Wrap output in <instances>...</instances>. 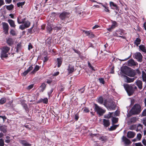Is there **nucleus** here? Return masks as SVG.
Returning <instances> with one entry per match:
<instances>
[{
    "label": "nucleus",
    "instance_id": "obj_1",
    "mask_svg": "<svg viewBox=\"0 0 146 146\" xmlns=\"http://www.w3.org/2000/svg\"><path fill=\"white\" fill-rule=\"evenodd\" d=\"M121 71L123 73L130 77H134L135 75V70L129 69L127 66L122 68Z\"/></svg>",
    "mask_w": 146,
    "mask_h": 146
},
{
    "label": "nucleus",
    "instance_id": "obj_2",
    "mask_svg": "<svg viewBox=\"0 0 146 146\" xmlns=\"http://www.w3.org/2000/svg\"><path fill=\"white\" fill-rule=\"evenodd\" d=\"M142 110L141 106L138 104H135L131 109V111L133 114H138Z\"/></svg>",
    "mask_w": 146,
    "mask_h": 146
},
{
    "label": "nucleus",
    "instance_id": "obj_3",
    "mask_svg": "<svg viewBox=\"0 0 146 146\" xmlns=\"http://www.w3.org/2000/svg\"><path fill=\"white\" fill-rule=\"evenodd\" d=\"M104 105L107 108L110 110H114L115 107V105L113 102H108L106 100H105Z\"/></svg>",
    "mask_w": 146,
    "mask_h": 146
},
{
    "label": "nucleus",
    "instance_id": "obj_4",
    "mask_svg": "<svg viewBox=\"0 0 146 146\" xmlns=\"http://www.w3.org/2000/svg\"><path fill=\"white\" fill-rule=\"evenodd\" d=\"M10 49V48L7 46H5L2 48L1 56L2 59L3 58H6L8 56L7 53Z\"/></svg>",
    "mask_w": 146,
    "mask_h": 146
},
{
    "label": "nucleus",
    "instance_id": "obj_5",
    "mask_svg": "<svg viewBox=\"0 0 146 146\" xmlns=\"http://www.w3.org/2000/svg\"><path fill=\"white\" fill-rule=\"evenodd\" d=\"M94 105L95 106V110L100 116L102 115L105 112L106 110L102 109L97 104H94Z\"/></svg>",
    "mask_w": 146,
    "mask_h": 146
},
{
    "label": "nucleus",
    "instance_id": "obj_6",
    "mask_svg": "<svg viewBox=\"0 0 146 146\" xmlns=\"http://www.w3.org/2000/svg\"><path fill=\"white\" fill-rule=\"evenodd\" d=\"M59 17L61 21H64L69 17V13L65 11L59 13Z\"/></svg>",
    "mask_w": 146,
    "mask_h": 146
},
{
    "label": "nucleus",
    "instance_id": "obj_7",
    "mask_svg": "<svg viewBox=\"0 0 146 146\" xmlns=\"http://www.w3.org/2000/svg\"><path fill=\"white\" fill-rule=\"evenodd\" d=\"M124 87L128 95L129 96L132 95L134 92V90L132 88L131 86L128 84H126L124 85Z\"/></svg>",
    "mask_w": 146,
    "mask_h": 146
},
{
    "label": "nucleus",
    "instance_id": "obj_8",
    "mask_svg": "<svg viewBox=\"0 0 146 146\" xmlns=\"http://www.w3.org/2000/svg\"><path fill=\"white\" fill-rule=\"evenodd\" d=\"M123 30L121 29H119L113 33V35L116 37H120L123 38L125 39V37L123 36Z\"/></svg>",
    "mask_w": 146,
    "mask_h": 146
},
{
    "label": "nucleus",
    "instance_id": "obj_9",
    "mask_svg": "<svg viewBox=\"0 0 146 146\" xmlns=\"http://www.w3.org/2000/svg\"><path fill=\"white\" fill-rule=\"evenodd\" d=\"M24 25H21L19 27L20 29L23 30L26 28H28L30 25L31 23L28 21H25L23 23Z\"/></svg>",
    "mask_w": 146,
    "mask_h": 146
},
{
    "label": "nucleus",
    "instance_id": "obj_10",
    "mask_svg": "<svg viewBox=\"0 0 146 146\" xmlns=\"http://www.w3.org/2000/svg\"><path fill=\"white\" fill-rule=\"evenodd\" d=\"M135 58L137 61L141 62L142 61L143 56L141 53L137 52L134 54Z\"/></svg>",
    "mask_w": 146,
    "mask_h": 146
},
{
    "label": "nucleus",
    "instance_id": "obj_11",
    "mask_svg": "<svg viewBox=\"0 0 146 146\" xmlns=\"http://www.w3.org/2000/svg\"><path fill=\"white\" fill-rule=\"evenodd\" d=\"M127 65L128 66L131 67H135L137 66L138 64L133 59H130L127 61Z\"/></svg>",
    "mask_w": 146,
    "mask_h": 146
},
{
    "label": "nucleus",
    "instance_id": "obj_12",
    "mask_svg": "<svg viewBox=\"0 0 146 146\" xmlns=\"http://www.w3.org/2000/svg\"><path fill=\"white\" fill-rule=\"evenodd\" d=\"M3 28L5 34H8V33L9 25L7 23L3 22L2 23Z\"/></svg>",
    "mask_w": 146,
    "mask_h": 146
},
{
    "label": "nucleus",
    "instance_id": "obj_13",
    "mask_svg": "<svg viewBox=\"0 0 146 146\" xmlns=\"http://www.w3.org/2000/svg\"><path fill=\"white\" fill-rule=\"evenodd\" d=\"M110 6L111 8L113 9H115L118 11L119 10V7L117 5L113 2L111 1L110 2Z\"/></svg>",
    "mask_w": 146,
    "mask_h": 146
},
{
    "label": "nucleus",
    "instance_id": "obj_14",
    "mask_svg": "<svg viewBox=\"0 0 146 146\" xmlns=\"http://www.w3.org/2000/svg\"><path fill=\"white\" fill-rule=\"evenodd\" d=\"M137 121V119L135 117H133L129 118L127 121V123L129 125L131 123H135Z\"/></svg>",
    "mask_w": 146,
    "mask_h": 146
},
{
    "label": "nucleus",
    "instance_id": "obj_15",
    "mask_svg": "<svg viewBox=\"0 0 146 146\" xmlns=\"http://www.w3.org/2000/svg\"><path fill=\"white\" fill-rule=\"evenodd\" d=\"M135 135V133L134 132L131 131H128L127 133V136L129 138L134 137Z\"/></svg>",
    "mask_w": 146,
    "mask_h": 146
},
{
    "label": "nucleus",
    "instance_id": "obj_16",
    "mask_svg": "<svg viewBox=\"0 0 146 146\" xmlns=\"http://www.w3.org/2000/svg\"><path fill=\"white\" fill-rule=\"evenodd\" d=\"M19 142L24 146H30L31 145L27 141L24 140H20Z\"/></svg>",
    "mask_w": 146,
    "mask_h": 146
},
{
    "label": "nucleus",
    "instance_id": "obj_17",
    "mask_svg": "<svg viewBox=\"0 0 146 146\" xmlns=\"http://www.w3.org/2000/svg\"><path fill=\"white\" fill-rule=\"evenodd\" d=\"M122 139L123 141L126 145H129L131 143L130 141L125 137L123 136Z\"/></svg>",
    "mask_w": 146,
    "mask_h": 146
},
{
    "label": "nucleus",
    "instance_id": "obj_18",
    "mask_svg": "<svg viewBox=\"0 0 146 146\" xmlns=\"http://www.w3.org/2000/svg\"><path fill=\"white\" fill-rule=\"evenodd\" d=\"M103 124L105 127H108L110 125V123L109 120L105 119H103Z\"/></svg>",
    "mask_w": 146,
    "mask_h": 146
},
{
    "label": "nucleus",
    "instance_id": "obj_19",
    "mask_svg": "<svg viewBox=\"0 0 146 146\" xmlns=\"http://www.w3.org/2000/svg\"><path fill=\"white\" fill-rule=\"evenodd\" d=\"M136 84L140 89H141L142 88L143 83L142 81L140 80H137L136 82Z\"/></svg>",
    "mask_w": 146,
    "mask_h": 146
},
{
    "label": "nucleus",
    "instance_id": "obj_20",
    "mask_svg": "<svg viewBox=\"0 0 146 146\" xmlns=\"http://www.w3.org/2000/svg\"><path fill=\"white\" fill-rule=\"evenodd\" d=\"M140 50L144 53H146V47L145 45L141 44L139 46Z\"/></svg>",
    "mask_w": 146,
    "mask_h": 146
},
{
    "label": "nucleus",
    "instance_id": "obj_21",
    "mask_svg": "<svg viewBox=\"0 0 146 146\" xmlns=\"http://www.w3.org/2000/svg\"><path fill=\"white\" fill-rule=\"evenodd\" d=\"M25 19H22V17L21 16H19L17 18V22L19 24L23 23L25 21Z\"/></svg>",
    "mask_w": 146,
    "mask_h": 146
},
{
    "label": "nucleus",
    "instance_id": "obj_22",
    "mask_svg": "<svg viewBox=\"0 0 146 146\" xmlns=\"http://www.w3.org/2000/svg\"><path fill=\"white\" fill-rule=\"evenodd\" d=\"M142 78L143 81L146 83V73L143 70L142 71Z\"/></svg>",
    "mask_w": 146,
    "mask_h": 146
},
{
    "label": "nucleus",
    "instance_id": "obj_23",
    "mask_svg": "<svg viewBox=\"0 0 146 146\" xmlns=\"http://www.w3.org/2000/svg\"><path fill=\"white\" fill-rule=\"evenodd\" d=\"M125 77L127 80L126 82L128 83L133 82L135 80V78H137V77H135V78H130L127 76H126Z\"/></svg>",
    "mask_w": 146,
    "mask_h": 146
},
{
    "label": "nucleus",
    "instance_id": "obj_24",
    "mask_svg": "<svg viewBox=\"0 0 146 146\" xmlns=\"http://www.w3.org/2000/svg\"><path fill=\"white\" fill-rule=\"evenodd\" d=\"M8 21L11 27H15L16 25H15V22L13 20L11 19H9Z\"/></svg>",
    "mask_w": 146,
    "mask_h": 146
},
{
    "label": "nucleus",
    "instance_id": "obj_25",
    "mask_svg": "<svg viewBox=\"0 0 146 146\" xmlns=\"http://www.w3.org/2000/svg\"><path fill=\"white\" fill-rule=\"evenodd\" d=\"M74 66L69 65L68 68V71L69 73H71L73 72L74 70Z\"/></svg>",
    "mask_w": 146,
    "mask_h": 146
},
{
    "label": "nucleus",
    "instance_id": "obj_26",
    "mask_svg": "<svg viewBox=\"0 0 146 146\" xmlns=\"http://www.w3.org/2000/svg\"><path fill=\"white\" fill-rule=\"evenodd\" d=\"M0 130L3 133H5L7 131V126L5 125H3L0 127Z\"/></svg>",
    "mask_w": 146,
    "mask_h": 146
},
{
    "label": "nucleus",
    "instance_id": "obj_27",
    "mask_svg": "<svg viewBox=\"0 0 146 146\" xmlns=\"http://www.w3.org/2000/svg\"><path fill=\"white\" fill-rule=\"evenodd\" d=\"M111 21L112 24L111 26V28L114 29L117 26V23L115 21Z\"/></svg>",
    "mask_w": 146,
    "mask_h": 146
},
{
    "label": "nucleus",
    "instance_id": "obj_28",
    "mask_svg": "<svg viewBox=\"0 0 146 146\" xmlns=\"http://www.w3.org/2000/svg\"><path fill=\"white\" fill-rule=\"evenodd\" d=\"M113 114V112H109V114L105 115L104 117L105 118H110L111 117H112V115Z\"/></svg>",
    "mask_w": 146,
    "mask_h": 146
},
{
    "label": "nucleus",
    "instance_id": "obj_29",
    "mask_svg": "<svg viewBox=\"0 0 146 146\" xmlns=\"http://www.w3.org/2000/svg\"><path fill=\"white\" fill-rule=\"evenodd\" d=\"M39 67L38 65H36L33 70L31 72V73L32 74H34L36 71L39 70Z\"/></svg>",
    "mask_w": 146,
    "mask_h": 146
},
{
    "label": "nucleus",
    "instance_id": "obj_30",
    "mask_svg": "<svg viewBox=\"0 0 146 146\" xmlns=\"http://www.w3.org/2000/svg\"><path fill=\"white\" fill-rule=\"evenodd\" d=\"M58 67H59L62 63V60L61 58H57Z\"/></svg>",
    "mask_w": 146,
    "mask_h": 146
},
{
    "label": "nucleus",
    "instance_id": "obj_31",
    "mask_svg": "<svg viewBox=\"0 0 146 146\" xmlns=\"http://www.w3.org/2000/svg\"><path fill=\"white\" fill-rule=\"evenodd\" d=\"M25 3V1L22 2H19L17 3V5L18 7H21V8L23 7V6L24 5Z\"/></svg>",
    "mask_w": 146,
    "mask_h": 146
},
{
    "label": "nucleus",
    "instance_id": "obj_32",
    "mask_svg": "<svg viewBox=\"0 0 146 146\" xmlns=\"http://www.w3.org/2000/svg\"><path fill=\"white\" fill-rule=\"evenodd\" d=\"M118 126V125H113L111 126L109 129V130L110 131L116 129V128Z\"/></svg>",
    "mask_w": 146,
    "mask_h": 146
},
{
    "label": "nucleus",
    "instance_id": "obj_33",
    "mask_svg": "<svg viewBox=\"0 0 146 146\" xmlns=\"http://www.w3.org/2000/svg\"><path fill=\"white\" fill-rule=\"evenodd\" d=\"M141 40L139 38H137L135 40L134 43L137 46H138L139 44H140Z\"/></svg>",
    "mask_w": 146,
    "mask_h": 146
},
{
    "label": "nucleus",
    "instance_id": "obj_34",
    "mask_svg": "<svg viewBox=\"0 0 146 146\" xmlns=\"http://www.w3.org/2000/svg\"><path fill=\"white\" fill-rule=\"evenodd\" d=\"M118 121V119L117 118L113 117L112 118V123L113 124L116 123Z\"/></svg>",
    "mask_w": 146,
    "mask_h": 146
},
{
    "label": "nucleus",
    "instance_id": "obj_35",
    "mask_svg": "<svg viewBox=\"0 0 146 146\" xmlns=\"http://www.w3.org/2000/svg\"><path fill=\"white\" fill-rule=\"evenodd\" d=\"M45 87H46L45 84L44 83H42V85H41V86H40V88H41V91H43Z\"/></svg>",
    "mask_w": 146,
    "mask_h": 146
},
{
    "label": "nucleus",
    "instance_id": "obj_36",
    "mask_svg": "<svg viewBox=\"0 0 146 146\" xmlns=\"http://www.w3.org/2000/svg\"><path fill=\"white\" fill-rule=\"evenodd\" d=\"M6 7L8 10H11L13 8V6L12 5H9L7 6Z\"/></svg>",
    "mask_w": 146,
    "mask_h": 146
},
{
    "label": "nucleus",
    "instance_id": "obj_37",
    "mask_svg": "<svg viewBox=\"0 0 146 146\" xmlns=\"http://www.w3.org/2000/svg\"><path fill=\"white\" fill-rule=\"evenodd\" d=\"M103 99L101 97H100L98 100V102L101 104H102L103 103Z\"/></svg>",
    "mask_w": 146,
    "mask_h": 146
},
{
    "label": "nucleus",
    "instance_id": "obj_38",
    "mask_svg": "<svg viewBox=\"0 0 146 146\" xmlns=\"http://www.w3.org/2000/svg\"><path fill=\"white\" fill-rule=\"evenodd\" d=\"M6 99L5 98H2L0 100V104H3L6 101Z\"/></svg>",
    "mask_w": 146,
    "mask_h": 146
},
{
    "label": "nucleus",
    "instance_id": "obj_39",
    "mask_svg": "<svg viewBox=\"0 0 146 146\" xmlns=\"http://www.w3.org/2000/svg\"><path fill=\"white\" fill-rule=\"evenodd\" d=\"M7 43L9 45H11L13 44V42L12 39L11 38H9L7 40Z\"/></svg>",
    "mask_w": 146,
    "mask_h": 146
},
{
    "label": "nucleus",
    "instance_id": "obj_40",
    "mask_svg": "<svg viewBox=\"0 0 146 146\" xmlns=\"http://www.w3.org/2000/svg\"><path fill=\"white\" fill-rule=\"evenodd\" d=\"M99 139L101 141H105L106 140L107 137L106 136H103L99 138Z\"/></svg>",
    "mask_w": 146,
    "mask_h": 146
},
{
    "label": "nucleus",
    "instance_id": "obj_41",
    "mask_svg": "<svg viewBox=\"0 0 146 146\" xmlns=\"http://www.w3.org/2000/svg\"><path fill=\"white\" fill-rule=\"evenodd\" d=\"M48 25L47 26V30L49 32H50L52 30V26H51V25H48Z\"/></svg>",
    "mask_w": 146,
    "mask_h": 146
},
{
    "label": "nucleus",
    "instance_id": "obj_42",
    "mask_svg": "<svg viewBox=\"0 0 146 146\" xmlns=\"http://www.w3.org/2000/svg\"><path fill=\"white\" fill-rule=\"evenodd\" d=\"M4 145V140L2 139H0V146H3Z\"/></svg>",
    "mask_w": 146,
    "mask_h": 146
},
{
    "label": "nucleus",
    "instance_id": "obj_43",
    "mask_svg": "<svg viewBox=\"0 0 146 146\" xmlns=\"http://www.w3.org/2000/svg\"><path fill=\"white\" fill-rule=\"evenodd\" d=\"M21 47V45L20 43H18L17 44L16 46L17 51H18L19 49Z\"/></svg>",
    "mask_w": 146,
    "mask_h": 146
},
{
    "label": "nucleus",
    "instance_id": "obj_44",
    "mask_svg": "<svg viewBox=\"0 0 146 146\" xmlns=\"http://www.w3.org/2000/svg\"><path fill=\"white\" fill-rule=\"evenodd\" d=\"M141 115L142 116H146V108L143 110L142 113Z\"/></svg>",
    "mask_w": 146,
    "mask_h": 146
},
{
    "label": "nucleus",
    "instance_id": "obj_45",
    "mask_svg": "<svg viewBox=\"0 0 146 146\" xmlns=\"http://www.w3.org/2000/svg\"><path fill=\"white\" fill-rule=\"evenodd\" d=\"M142 136L141 134L140 133H138L137 134V138L139 140H140L141 139Z\"/></svg>",
    "mask_w": 146,
    "mask_h": 146
},
{
    "label": "nucleus",
    "instance_id": "obj_46",
    "mask_svg": "<svg viewBox=\"0 0 146 146\" xmlns=\"http://www.w3.org/2000/svg\"><path fill=\"white\" fill-rule=\"evenodd\" d=\"M99 80L100 82L101 83H102L103 84H104V79L102 78H100L99 79Z\"/></svg>",
    "mask_w": 146,
    "mask_h": 146
},
{
    "label": "nucleus",
    "instance_id": "obj_47",
    "mask_svg": "<svg viewBox=\"0 0 146 146\" xmlns=\"http://www.w3.org/2000/svg\"><path fill=\"white\" fill-rule=\"evenodd\" d=\"M83 32L86 34V36H88L89 35L90 32L86 31H84Z\"/></svg>",
    "mask_w": 146,
    "mask_h": 146
},
{
    "label": "nucleus",
    "instance_id": "obj_48",
    "mask_svg": "<svg viewBox=\"0 0 146 146\" xmlns=\"http://www.w3.org/2000/svg\"><path fill=\"white\" fill-rule=\"evenodd\" d=\"M33 48L32 45L31 43H30L28 45V50H30V49L32 48Z\"/></svg>",
    "mask_w": 146,
    "mask_h": 146
},
{
    "label": "nucleus",
    "instance_id": "obj_49",
    "mask_svg": "<svg viewBox=\"0 0 146 146\" xmlns=\"http://www.w3.org/2000/svg\"><path fill=\"white\" fill-rule=\"evenodd\" d=\"M10 33L13 35H15L16 34L15 31L13 30H11Z\"/></svg>",
    "mask_w": 146,
    "mask_h": 146
},
{
    "label": "nucleus",
    "instance_id": "obj_50",
    "mask_svg": "<svg viewBox=\"0 0 146 146\" xmlns=\"http://www.w3.org/2000/svg\"><path fill=\"white\" fill-rule=\"evenodd\" d=\"M5 4V3L4 0H0V7L4 5Z\"/></svg>",
    "mask_w": 146,
    "mask_h": 146
},
{
    "label": "nucleus",
    "instance_id": "obj_51",
    "mask_svg": "<svg viewBox=\"0 0 146 146\" xmlns=\"http://www.w3.org/2000/svg\"><path fill=\"white\" fill-rule=\"evenodd\" d=\"M29 72L27 70L25 71L22 74L23 76H25Z\"/></svg>",
    "mask_w": 146,
    "mask_h": 146
},
{
    "label": "nucleus",
    "instance_id": "obj_52",
    "mask_svg": "<svg viewBox=\"0 0 146 146\" xmlns=\"http://www.w3.org/2000/svg\"><path fill=\"white\" fill-rule=\"evenodd\" d=\"M135 72H136V73L138 74L139 75H140L141 73V72L139 71V69H136V70H134Z\"/></svg>",
    "mask_w": 146,
    "mask_h": 146
},
{
    "label": "nucleus",
    "instance_id": "obj_53",
    "mask_svg": "<svg viewBox=\"0 0 146 146\" xmlns=\"http://www.w3.org/2000/svg\"><path fill=\"white\" fill-rule=\"evenodd\" d=\"M33 86V84H31L27 88V89L28 90H30L32 88Z\"/></svg>",
    "mask_w": 146,
    "mask_h": 146
},
{
    "label": "nucleus",
    "instance_id": "obj_54",
    "mask_svg": "<svg viewBox=\"0 0 146 146\" xmlns=\"http://www.w3.org/2000/svg\"><path fill=\"white\" fill-rule=\"evenodd\" d=\"M135 145V146H143L141 143H136Z\"/></svg>",
    "mask_w": 146,
    "mask_h": 146
},
{
    "label": "nucleus",
    "instance_id": "obj_55",
    "mask_svg": "<svg viewBox=\"0 0 146 146\" xmlns=\"http://www.w3.org/2000/svg\"><path fill=\"white\" fill-rule=\"evenodd\" d=\"M33 69V67L31 66H30L28 69L27 70L29 72H30Z\"/></svg>",
    "mask_w": 146,
    "mask_h": 146
},
{
    "label": "nucleus",
    "instance_id": "obj_56",
    "mask_svg": "<svg viewBox=\"0 0 146 146\" xmlns=\"http://www.w3.org/2000/svg\"><path fill=\"white\" fill-rule=\"evenodd\" d=\"M142 143L145 146H146V140L145 139H143Z\"/></svg>",
    "mask_w": 146,
    "mask_h": 146
},
{
    "label": "nucleus",
    "instance_id": "obj_57",
    "mask_svg": "<svg viewBox=\"0 0 146 146\" xmlns=\"http://www.w3.org/2000/svg\"><path fill=\"white\" fill-rule=\"evenodd\" d=\"M94 36V35L92 33L90 32V33L89 35L88 36V37L90 38L93 37Z\"/></svg>",
    "mask_w": 146,
    "mask_h": 146
},
{
    "label": "nucleus",
    "instance_id": "obj_58",
    "mask_svg": "<svg viewBox=\"0 0 146 146\" xmlns=\"http://www.w3.org/2000/svg\"><path fill=\"white\" fill-rule=\"evenodd\" d=\"M142 121L143 122V124L145 125V126H146V120L145 118H144L143 119Z\"/></svg>",
    "mask_w": 146,
    "mask_h": 146
},
{
    "label": "nucleus",
    "instance_id": "obj_59",
    "mask_svg": "<svg viewBox=\"0 0 146 146\" xmlns=\"http://www.w3.org/2000/svg\"><path fill=\"white\" fill-rule=\"evenodd\" d=\"M105 9L104 10V11H106V12L110 13V10L108 9V7H105Z\"/></svg>",
    "mask_w": 146,
    "mask_h": 146
},
{
    "label": "nucleus",
    "instance_id": "obj_60",
    "mask_svg": "<svg viewBox=\"0 0 146 146\" xmlns=\"http://www.w3.org/2000/svg\"><path fill=\"white\" fill-rule=\"evenodd\" d=\"M48 102V100L47 98H44L43 100V102L45 104H46Z\"/></svg>",
    "mask_w": 146,
    "mask_h": 146
},
{
    "label": "nucleus",
    "instance_id": "obj_61",
    "mask_svg": "<svg viewBox=\"0 0 146 146\" xmlns=\"http://www.w3.org/2000/svg\"><path fill=\"white\" fill-rule=\"evenodd\" d=\"M0 118H1L3 119V122H4L5 120L6 119L5 116H0Z\"/></svg>",
    "mask_w": 146,
    "mask_h": 146
},
{
    "label": "nucleus",
    "instance_id": "obj_62",
    "mask_svg": "<svg viewBox=\"0 0 146 146\" xmlns=\"http://www.w3.org/2000/svg\"><path fill=\"white\" fill-rule=\"evenodd\" d=\"M113 114H114V115L116 116H118L119 115V112L118 111H116L114 113H113Z\"/></svg>",
    "mask_w": 146,
    "mask_h": 146
},
{
    "label": "nucleus",
    "instance_id": "obj_63",
    "mask_svg": "<svg viewBox=\"0 0 146 146\" xmlns=\"http://www.w3.org/2000/svg\"><path fill=\"white\" fill-rule=\"evenodd\" d=\"M131 87L133 88V90H136L137 89V87L134 85H133L131 86Z\"/></svg>",
    "mask_w": 146,
    "mask_h": 146
},
{
    "label": "nucleus",
    "instance_id": "obj_64",
    "mask_svg": "<svg viewBox=\"0 0 146 146\" xmlns=\"http://www.w3.org/2000/svg\"><path fill=\"white\" fill-rule=\"evenodd\" d=\"M59 72H57L56 73H54L53 74V75L54 76H56L58 75V74H59Z\"/></svg>",
    "mask_w": 146,
    "mask_h": 146
}]
</instances>
